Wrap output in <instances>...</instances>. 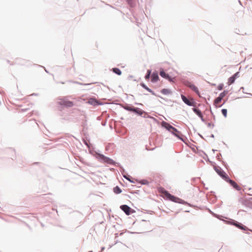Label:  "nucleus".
Instances as JSON below:
<instances>
[{
  "label": "nucleus",
  "instance_id": "9d476101",
  "mask_svg": "<svg viewBox=\"0 0 252 252\" xmlns=\"http://www.w3.org/2000/svg\"><path fill=\"white\" fill-rule=\"evenodd\" d=\"M225 181L229 183L231 186H232L237 190L239 191L241 190V188L237 185V184L232 180L230 179L229 177Z\"/></svg>",
  "mask_w": 252,
  "mask_h": 252
},
{
  "label": "nucleus",
  "instance_id": "a211bd4d",
  "mask_svg": "<svg viewBox=\"0 0 252 252\" xmlns=\"http://www.w3.org/2000/svg\"><path fill=\"white\" fill-rule=\"evenodd\" d=\"M129 6L133 7L135 5V0H126Z\"/></svg>",
  "mask_w": 252,
  "mask_h": 252
},
{
  "label": "nucleus",
  "instance_id": "20e7f679",
  "mask_svg": "<svg viewBox=\"0 0 252 252\" xmlns=\"http://www.w3.org/2000/svg\"><path fill=\"white\" fill-rule=\"evenodd\" d=\"M181 96L182 100L185 104L189 106H195L196 103L193 98H191L189 99L183 94H181Z\"/></svg>",
  "mask_w": 252,
  "mask_h": 252
},
{
  "label": "nucleus",
  "instance_id": "a18cd8bd",
  "mask_svg": "<svg viewBox=\"0 0 252 252\" xmlns=\"http://www.w3.org/2000/svg\"><path fill=\"white\" fill-rule=\"evenodd\" d=\"M89 252H93V251H89Z\"/></svg>",
  "mask_w": 252,
  "mask_h": 252
},
{
  "label": "nucleus",
  "instance_id": "49530a36",
  "mask_svg": "<svg viewBox=\"0 0 252 252\" xmlns=\"http://www.w3.org/2000/svg\"><path fill=\"white\" fill-rule=\"evenodd\" d=\"M99 252H101V251Z\"/></svg>",
  "mask_w": 252,
  "mask_h": 252
},
{
  "label": "nucleus",
  "instance_id": "6e6552de",
  "mask_svg": "<svg viewBox=\"0 0 252 252\" xmlns=\"http://www.w3.org/2000/svg\"><path fill=\"white\" fill-rule=\"evenodd\" d=\"M159 75L161 77L168 80L170 82H174V78H172L169 75L166 73L162 68L160 69Z\"/></svg>",
  "mask_w": 252,
  "mask_h": 252
},
{
  "label": "nucleus",
  "instance_id": "412c9836",
  "mask_svg": "<svg viewBox=\"0 0 252 252\" xmlns=\"http://www.w3.org/2000/svg\"><path fill=\"white\" fill-rule=\"evenodd\" d=\"M236 80V78L232 75V76H231L229 79H228V84L229 85L233 84L234 83L235 81Z\"/></svg>",
  "mask_w": 252,
  "mask_h": 252
},
{
  "label": "nucleus",
  "instance_id": "f3484780",
  "mask_svg": "<svg viewBox=\"0 0 252 252\" xmlns=\"http://www.w3.org/2000/svg\"><path fill=\"white\" fill-rule=\"evenodd\" d=\"M161 93L165 95H168L171 93V91L167 89H163L161 90Z\"/></svg>",
  "mask_w": 252,
  "mask_h": 252
},
{
  "label": "nucleus",
  "instance_id": "f704fd0d",
  "mask_svg": "<svg viewBox=\"0 0 252 252\" xmlns=\"http://www.w3.org/2000/svg\"><path fill=\"white\" fill-rule=\"evenodd\" d=\"M199 118L201 119V121H202V122H205V120H204V118H203V114L202 115L201 117H199Z\"/></svg>",
  "mask_w": 252,
  "mask_h": 252
},
{
  "label": "nucleus",
  "instance_id": "f03ea898",
  "mask_svg": "<svg viewBox=\"0 0 252 252\" xmlns=\"http://www.w3.org/2000/svg\"><path fill=\"white\" fill-rule=\"evenodd\" d=\"M164 195H165V197L167 198V199H168V200H171L173 202L179 203L183 204H189L187 202H186L184 200L172 195L171 194H170L167 191H165Z\"/></svg>",
  "mask_w": 252,
  "mask_h": 252
},
{
  "label": "nucleus",
  "instance_id": "cd10ccee",
  "mask_svg": "<svg viewBox=\"0 0 252 252\" xmlns=\"http://www.w3.org/2000/svg\"><path fill=\"white\" fill-rule=\"evenodd\" d=\"M233 76L236 79L237 78L239 77L240 76V73L239 72H237L235 73Z\"/></svg>",
  "mask_w": 252,
  "mask_h": 252
},
{
  "label": "nucleus",
  "instance_id": "39448f33",
  "mask_svg": "<svg viewBox=\"0 0 252 252\" xmlns=\"http://www.w3.org/2000/svg\"><path fill=\"white\" fill-rule=\"evenodd\" d=\"M121 209L124 211L126 215H129L135 212V211L127 205H122L120 206Z\"/></svg>",
  "mask_w": 252,
  "mask_h": 252
},
{
  "label": "nucleus",
  "instance_id": "4be33fe9",
  "mask_svg": "<svg viewBox=\"0 0 252 252\" xmlns=\"http://www.w3.org/2000/svg\"><path fill=\"white\" fill-rule=\"evenodd\" d=\"M189 88L191 89L197 94H199V91L198 88L194 85L193 84L192 85H191Z\"/></svg>",
  "mask_w": 252,
  "mask_h": 252
},
{
  "label": "nucleus",
  "instance_id": "e433bc0d",
  "mask_svg": "<svg viewBox=\"0 0 252 252\" xmlns=\"http://www.w3.org/2000/svg\"><path fill=\"white\" fill-rule=\"evenodd\" d=\"M202 184L203 185V187H204V188L206 189H208V188H206L205 187V184L202 181Z\"/></svg>",
  "mask_w": 252,
  "mask_h": 252
},
{
  "label": "nucleus",
  "instance_id": "dca6fc26",
  "mask_svg": "<svg viewBox=\"0 0 252 252\" xmlns=\"http://www.w3.org/2000/svg\"><path fill=\"white\" fill-rule=\"evenodd\" d=\"M222 100V99L219 97L218 96V97H217L215 100H214V105L216 106V107H220L222 105H218L219 104V103Z\"/></svg>",
  "mask_w": 252,
  "mask_h": 252
},
{
  "label": "nucleus",
  "instance_id": "6ab92c4d",
  "mask_svg": "<svg viewBox=\"0 0 252 252\" xmlns=\"http://www.w3.org/2000/svg\"><path fill=\"white\" fill-rule=\"evenodd\" d=\"M112 71L114 73H115L118 75H120L122 74V71H121V70L119 68H117V67L113 68Z\"/></svg>",
  "mask_w": 252,
  "mask_h": 252
},
{
  "label": "nucleus",
  "instance_id": "c756f323",
  "mask_svg": "<svg viewBox=\"0 0 252 252\" xmlns=\"http://www.w3.org/2000/svg\"><path fill=\"white\" fill-rule=\"evenodd\" d=\"M192 85H193V84H192L191 82H188V81L186 83V85L189 88H190V86Z\"/></svg>",
  "mask_w": 252,
  "mask_h": 252
},
{
  "label": "nucleus",
  "instance_id": "ddd939ff",
  "mask_svg": "<svg viewBox=\"0 0 252 252\" xmlns=\"http://www.w3.org/2000/svg\"><path fill=\"white\" fill-rule=\"evenodd\" d=\"M88 103L94 106H96L99 104L98 100L94 98H90L88 100Z\"/></svg>",
  "mask_w": 252,
  "mask_h": 252
},
{
  "label": "nucleus",
  "instance_id": "bb28decb",
  "mask_svg": "<svg viewBox=\"0 0 252 252\" xmlns=\"http://www.w3.org/2000/svg\"><path fill=\"white\" fill-rule=\"evenodd\" d=\"M223 84H220L218 86V89L220 91H221L223 89Z\"/></svg>",
  "mask_w": 252,
  "mask_h": 252
},
{
  "label": "nucleus",
  "instance_id": "423d86ee",
  "mask_svg": "<svg viewBox=\"0 0 252 252\" xmlns=\"http://www.w3.org/2000/svg\"><path fill=\"white\" fill-rule=\"evenodd\" d=\"M230 224H232L237 228L244 230H250L247 226L244 225L241 223L239 222L236 220H232L231 221L229 222Z\"/></svg>",
  "mask_w": 252,
  "mask_h": 252
},
{
  "label": "nucleus",
  "instance_id": "7ed1b4c3",
  "mask_svg": "<svg viewBox=\"0 0 252 252\" xmlns=\"http://www.w3.org/2000/svg\"><path fill=\"white\" fill-rule=\"evenodd\" d=\"M97 158L101 161L108 163L110 165H114L115 162L112 159L107 157H105L102 154H98Z\"/></svg>",
  "mask_w": 252,
  "mask_h": 252
},
{
  "label": "nucleus",
  "instance_id": "a878e982",
  "mask_svg": "<svg viewBox=\"0 0 252 252\" xmlns=\"http://www.w3.org/2000/svg\"><path fill=\"white\" fill-rule=\"evenodd\" d=\"M221 113L222 115L225 117H226L227 116V110L226 109H222L221 110Z\"/></svg>",
  "mask_w": 252,
  "mask_h": 252
},
{
  "label": "nucleus",
  "instance_id": "ea45409f",
  "mask_svg": "<svg viewBox=\"0 0 252 252\" xmlns=\"http://www.w3.org/2000/svg\"><path fill=\"white\" fill-rule=\"evenodd\" d=\"M211 137H212V138H214V134H212L210 136Z\"/></svg>",
  "mask_w": 252,
  "mask_h": 252
},
{
  "label": "nucleus",
  "instance_id": "f8f14e48",
  "mask_svg": "<svg viewBox=\"0 0 252 252\" xmlns=\"http://www.w3.org/2000/svg\"><path fill=\"white\" fill-rule=\"evenodd\" d=\"M158 78L159 77L158 72L157 71L153 72L151 74V81L153 83H155L158 81Z\"/></svg>",
  "mask_w": 252,
  "mask_h": 252
},
{
  "label": "nucleus",
  "instance_id": "72a5a7b5",
  "mask_svg": "<svg viewBox=\"0 0 252 252\" xmlns=\"http://www.w3.org/2000/svg\"><path fill=\"white\" fill-rule=\"evenodd\" d=\"M199 118L201 119V121H202V122H205V120H204V118H203V114L202 115L201 117H199Z\"/></svg>",
  "mask_w": 252,
  "mask_h": 252
},
{
  "label": "nucleus",
  "instance_id": "1a4fd4ad",
  "mask_svg": "<svg viewBox=\"0 0 252 252\" xmlns=\"http://www.w3.org/2000/svg\"><path fill=\"white\" fill-rule=\"evenodd\" d=\"M219 168L215 167V169L216 172L225 181L228 179L229 177L226 173L220 167Z\"/></svg>",
  "mask_w": 252,
  "mask_h": 252
},
{
  "label": "nucleus",
  "instance_id": "c03bdc74",
  "mask_svg": "<svg viewBox=\"0 0 252 252\" xmlns=\"http://www.w3.org/2000/svg\"><path fill=\"white\" fill-rule=\"evenodd\" d=\"M213 152H215V151H216L217 150H213Z\"/></svg>",
  "mask_w": 252,
  "mask_h": 252
},
{
  "label": "nucleus",
  "instance_id": "2eb2a0df",
  "mask_svg": "<svg viewBox=\"0 0 252 252\" xmlns=\"http://www.w3.org/2000/svg\"><path fill=\"white\" fill-rule=\"evenodd\" d=\"M192 110L199 117H201L202 113L198 108L193 107Z\"/></svg>",
  "mask_w": 252,
  "mask_h": 252
},
{
  "label": "nucleus",
  "instance_id": "f257e3e1",
  "mask_svg": "<svg viewBox=\"0 0 252 252\" xmlns=\"http://www.w3.org/2000/svg\"><path fill=\"white\" fill-rule=\"evenodd\" d=\"M162 126L165 127L169 131L171 132L176 137H178L179 139L181 140L182 141H184L183 138V137L184 136L181 133L180 131L178 130L177 128L173 127L170 124L165 122H162Z\"/></svg>",
  "mask_w": 252,
  "mask_h": 252
},
{
  "label": "nucleus",
  "instance_id": "5701e85b",
  "mask_svg": "<svg viewBox=\"0 0 252 252\" xmlns=\"http://www.w3.org/2000/svg\"><path fill=\"white\" fill-rule=\"evenodd\" d=\"M228 93V91L226 90H224L223 92L221 93L219 97L222 99Z\"/></svg>",
  "mask_w": 252,
  "mask_h": 252
},
{
  "label": "nucleus",
  "instance_id": "37998d69",
  "mask_svg": "<svg viewBox=\"0 0 252 252\" xmlns=\"http://www.w3.org/2000/svg\"><path fill=\"white\" fill-rule=\"evenodd\" d=\"M127 180L129 181L131 179H130V178H128V179H127Z\"/></svg>",
  "mask_w": 252,
  "mask_h": 252
},
{
  "label": "nucleus",
  "instance_id": "2f4dec72",
  "mask_svg": "<svg viewBox=\"0 0 252 252\" xmlns=\"http://www.w3.org/2000/svg\"><path fill=\"white\" fill-rule=\"evenodd\" d=\"M208 127H211L212 126L213 127L214 126V124H212L211 123H208L207 124Z\"/></svg>",
  "mask_w": 252,
  "mask_h": 252
},
{
  "label": "nucleus",
  "instance_id": "c85d7f7f",
  "mask_svg": "<svg viewBox=\"0 0 252 252\" xmlns=\"http://www.w3.org/2000/svg\"><path fill=\"white\" fill-rule=\"evenodd\" d=\"M148 182L147 180H143L141 181V183L143 185H147L148 184Z\"/></svg>",
  "mask_w": 252,
  "mask_h": 252
},
{
  "label": "nucleus",
  "instance_id": "9b49d317",
  "mask_svg": "<svg viewBox=\"0 0 252 252\" xmlns=\"http://www.w3.org/2000/svg\"><path fill=\"white\" fill-rule=\"evenodd\" d=\"M132 112L141 116H142L143 114H145V115H147V112L137 107H134Z\"/></svg>",
  "mask_w": 252,
  "mask_h": 252
},
{
  "label": "nucleus",
  "instance_id": "c9c22d12",
  "mask_svg": "<svg viewBox=\"0 0 252 252\" xmlns=\"http://www.w3.org/2000/svg\"><path fill=\"white\" fill-rule=\"evenodd\" d=\"M76 83H77V84H79L80 85H90V84H82V83H78V82H75Z\"/></svg>",
  "mask_w": 252,
  "mask_h": 252
},
{
  "label": "nucleus",
  "instance_id": "393cba45",
  "mask_svg": "<svg viewBox=\"0 0 252 252\" xmlns=\"http://www.w3.org/2000/svg\"><path fill=\"white\" fill-rule=\"evenodd\" d=\"M134 107H133V106H126L124 107V109L128 111H130V112H132L133 111V109Z\"/></svg>",
  "mask_w": 252,
  "mask_h": 252
},
{
  "label": "nucleus",
  "instance_id": "4468645a",
  "mask_svg": "<svg viewBox=\"0 0 252 252\" xmlns=\"http://www.w3.org/2000/svg\"><path fill=\"white\" fill-rule=\"evenodd\" d=\"M140 85L145 90L148 91L149 92L151 93L153 95H156V94L154 93V91H153L151 89L148 88L144 83H142L140 84Z\"/></svg>",
  "mask_w": 252,
  "mask_h": 252
},
{
  "label": "nucleus",
  "instance_id": "7c9ffc66",
  "mask_svg": "<svg viewBox=\"0 0 252 252\" xmlns=\"http://www.w3.org/2000/svg\"><path fill=\"white\" fill-rule=\"evenodd\" d=\"M142 116L143 117H144V118H153V117H152L148 115V113H147V115H145V114H144V116Z\"/></svg>",
  "mask_w": 252,
  "mask_h": 252
},
{
  "label": "nucleus",
  "instance_id": "b1692460",
  "mask_svg": "<svg viewBox=\"0 0 252 252\" xmlns=\"http://www.w3.org/2000/svg\"><path fill=\"white\" fill-rule=\"evenodd\" d=\"M151 76V70H148L145 76V78L146 80L149 79L150 76Z\"/></svg>",
  "mask_w": 252,
  "mask_h": 252
},
{
  "label": "nucleus",
  "instance_id": "a19ab883",
  "mask_svg": "<svg viewBox=\"0 0 252 252\" xmlns=\"http://www.w3.org/2000/svg\"><path fill=\"white\" fill-rule=\"evenodd\" d=\"M129 182H130V183H134V182L133 180H130L129 181Z\"/></svg>",
  "mask_w": 252,
  "mask_h": 252
},
{
  "label": "nucleus",
  "instance_id": "0eeeda50",
  "mask_svg": "<svg viewBox=\"0 0 252 252\" xmlns=\"http://www.w3.org/2000/svg\"><path fill=\"white\" fill-rule=\"evenodd\" d=\"M58 103L61 105H63L67 107H71L73 105V103L72 101L68 100L66 98L60 99V101H59Z\"/></svg>",
  "mask_w": 252,
  "mask_h": 252
},
{
  "label": "nucleus",
  "instance_id": "79ce46f5",
  "mask_svg": "<svg viewBox=\"0 0 252 252\" xmlns=\"http://www.w3.org/2000/svg\"><path fill=\"white\" fill-rule=\"evenodd\" d=\"M129 182H130V183H134V182L133 180H130L129 181Z\"/></svg>",
  "mask_w": 252,
  "mask_h": 252
},
{
  "label": "nucleus",
  "instance_id": "473e14b6",
  "mask_svg": "<svg viewBox=\"0 0 252 252\" xmlns=\"http://www.w3.org/2000/svg\"><path fill=\"white\" fill-rule=\"evenodd\" d=\"M123 177H124L125 179H128V178H131V177H130V176H129V175H127V176H126V175H123Z\"/></svg>",
  "mask_w": 252,
  "mask_h": 252
},
{
  "label": "nucleus",
  "instance_id": "58836bf2",
  "mask_svg": "<svg viewBox=\"0 0 252 252\" xmlns=\"http://www.w3.org/2000/svg\"><path fill=\"white\" fill-rule=\"evenodd\" d=\"M220 156H221V154H218V155H217V157L218 158H219V157H220Z\"/></svg>",
  "mask_w": 252,
  "mask_h": 252
},
{
  "label": "nucleus",
  "instance_id": "4c0bfd02",
  "mask_svg": "<svg viewBox=\"0 0 252 252\" xmlns=\"http://www.w3.org/2000/svg\"><path fill=\"white\" fill-rule=\"evenodd\" d=\"M104 249H105V247H101V251L102 252V251H103Z\"/></svg>",
  "mask_w": 252,
  "mask_h": 252
},
{
  "label": "nucleus",
  "instance_id": "aec40b11",
  "mask_svg": "<svg viewBox=\"0 0 252 252\" xmlns=\"http://www.w3.org/2000/svg\"><path fill=\"white\" fill-rule=\"evenodd\" d=\"M113 191L116 194H119V193H121L122 191V189L120 188V187H119L118 186H116L114 188Z\"/></svg>",
  "mask_w": 252,
  "mask_h": 252
}]
</instances>
